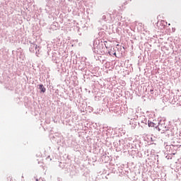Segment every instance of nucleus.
<instances>
[{
    "label": "nucleus",
    "mask_w": 181,
    "mask_h": 181,
    "mask_svg": "<svg viewBox=\"0 0 181 181\" xmlns=\"http://www.w3.org/2000/svg\"><path fill=\"white\" fill-rule=\"evenodd\" d=\"M103 21H105L107 19V17L105 16H103Z\"/></svg>",
    "instance_id": "nucleus-4"
},
{
    "label": "nucleus",
    "mask_w": 181,
    "mask_h": 181,
    "mask_svg": "<svg viewBox=\"0 0 181 181\" xmlns=\"http://www.w3.org/2000/svg\"><path fill=\"white\" fill-rule=\"evenodd\" d=\"M150 93H151L152 95H154L156 97H157V95H159V94L158 93V90H153V89H151V90H150Z\"/></svg>",
    "instance_id": "nucleus-1"
},
{
    "label": "nucleus",
    "mask_w": 181,
    "mask_h": 181,
    "mask_svg": "<svg viewBox=\"0 0 181 181\" xmlns=\"http://www.w3.org/2000/svg\"><path fill=\"white\" fill-rule=\"evenodd\" d=\"M36 54H37V57H39V54H37V52H36Z\"/></svg>",
    "instance_id": "nucleus-7"
},
{
    "label": "nucleus",
    "mask_w": 181,
    "mask_h": 181,
    "mask_svg": "<svg viewBox=\"0 0 181 181\" xmlns=\"http://www.w3.org/2000/svg\"><path fill=\"white\" fill-rule=\"evenodd\" d=\"M149 127L153 128L156 127V124H155V123L152 122H149L148 121V124Z\"/></svg>",
    "instance_id": "nucleus-3"
},
{
    "label": "nucleus",
    "mask_w": 181,
    "mask_h": 181,
    "mask_svg": "<svg viewBox=\"0 0 181 181\" xmlns=\"http://www.w3.org/2000/svg\"><path fill=\"white\" fill-rule=\"evenodd\" d=\"M39 88L41 93H46V88L43 87V84L39 85Z\"/></svg>",
    "instance_id": "nucleus-2"
},
{
    "label": "nucleus",
    "mask_w": 181,
    "mask_h": 181,
    "mask_svg": "<svg viewBox=\"0 0 181 181\" xmlns=\"http://www.w3.org/2000/svg\"><path fill=\"white\" fill-rule=\"evenodd\" d=\"M35 49H37V45H35Z\"/></svg>",
    "instance_id": "nucleus-6"
},
{
    "label": "nucleus",
    "mask_w": 181,
    "mask_h": 181,
    "mask_svg": "<svg viewBox=\"0 0 181 181\" xmlns=\"http://www.w3.org/2000/svg\"><path fill=\"white\" fill-rule=\"evenodd\" d=\"M8 180L12 181V178L8 177Z\"/></svg>",
    "instance_id": "nucleus-5"
}]
</instances>
